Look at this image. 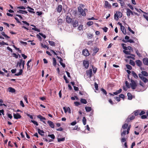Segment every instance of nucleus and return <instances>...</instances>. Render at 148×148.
<instances>
[{
    "mask_svg": "<svg viewBox=\"0 0 148 148\" xmlns=\"http://www.w3.org/2000/svg\"><path fill=\"white\" fill-rule=\"evenodd\" d=\"M77 9L78 12L80 14L84 16L86 15L85 12L87 11L88 10L86 8H84L83 10L81 7H78L77 8Z\"/></svg>",
    "mask_w": 148,
    "mask_h": 148,
    "instance_id": "nucleus-1",
    "label": "nucleus"
},
{
    "mask_svg": "<svg viewBox=\"0 0 148 148\" xmlns=\"http://www.w3.org/2000/svg\"><path fill=\"white\" fill-rule=\"evenodd\" d=\"M22 68L21 69H20L19 70V72L17 73H16L15 74V75L18 76L20 75H22V73L23 72V69H24V65L25 64V61L24 60H23L22 59Z\"/></svg>",
    "mask_w": 148,
    "mask_h": 148,
    "instance_id": "nucleus-2",
    "label": "nucleus"
},
{
    "mask_svg": "<svg viewBox=\"0 0 148 148\" xmlns=\"http://www.w3.org/2000/svg\"><path fill=\"white\" fill-rule=\"evenodd\" d=\"M22 68L21 69H20L19 70V72L17 73H16L15 74V75L18 76L20 75H22V73L23 72V69H24V65L25 64V61L24 60H23L22 59Z\"/></svg>",
    "mask_w": 148,
    "mask_h": 148,
    "instance_id": "nucleus-3",
    "label": "nucleus"
},
{
    "mask_svg": "<svg viewBox=\"0 0 148 148\" xmlns=\"http://www.w3.org/2000/svg\"><path fill=\"white\" fill-rule=\"evenodd\" d=\"M131 83H130V85L132 89L134 90L135 89L137 86L136 83L135 81L132 79H131Z\"/></svg>",
    "mask_w": 148,
    "mask_h": 148,
    "instance_id": "nucleus-4",
    "label": "nucleus"
},
{
    "mask_svg": "<svg viewBox=\"0 0 148 148\" xmlns=\"http://www.w3.org/2000/svg\"><path fill=\"white\" fill-rule=\"evenodd\" d=\"M122 14L120 12H116V14H115L114 15V19L116 20L119 19V18H121L122 17Z\"/></svg>",
    "mask_w": 148,
    "mask_h": 148,
    "instance_id": "nucleus-5",
    "label": "nucleus"
},
{
    "mask_svg": "<svg viewBox=\"0 0 148 148\" xmlns=\"http://www.w3.org/2000/svg\"><path fill=\"white\" fill-rule=\"evenodd\" d=\"M126 14L127 16L129 17L130 16V14L134 15V12L131 11L129 9L127 8L126 9Z\"/></svg>",
    "mask_w": 148,
    "mask_h": 148,
    "instance_id": "nucleus-6",
    "label": "nucleus"
},
{
    "mask_svg": "<svg viewBox=\"0 0 148 148\" xmlns=\"http://www.w3.org/2000/svg\"><path fill=\"white\" fill-rule=\"evenodd\" d=\"M82 54L85 56H88L90 54L88 50L87 49L83 50L82 51Z\"/></svg>",
    "mask_w": 148,
    "mask_h": 148,
    "instance_id": "nucleus-7",
    "label": "nucleus"
},
{
    "mask_svg": "<svg viewBox=\"0 0 148 148\" xmlns=\"http://www.w3.org/2000/svg\"><path fill=\"white\" fill-rule=\"evenodd\" d=\"M135 118V116L133 115H131L129 116L128 118L127 119L126 121L127 122H129L131 120H132Z\"/></svg>",
    "mask_w": 148,
    "mask_h": 148,
    "instance_id": "nucleus-8",
    "label": "nucleus"
},
{
    "mask_svg": "<svg viewBox=\"0 0 148 148\" xmlns=\"http://www.w3.org/2000/svg\"><path fill=\"white\" fill-rule=\"evenodd\" d=\"M83 64L86 68L87 69L88 67L89 64L88 61L84 60L83 62Z\"/></svg>",
    "mask_w": 148,
    "mask_h": 148,
    "instance_id": "nucleus-9",
    "label": "nucleus"
},
{
    "mask_svg": "<svg viewBox=\"0 0 148 148\" xmlns=\"http://www.w3.org/2000/svg\"><path fill=\"white\" fill-rule=\"evenodd\" d=\"M13 116L14 118L16 119H20L21 117V116L18 113H16V114L14 113Z\"/></svg>",
    "mask_w": 148,
    "mask_h": 148,
    "instance_id": "nucleus-10",
    "label": "nucleus"
},
{
    "mask_svg": "<svg viewBox=\"0 0 148 148\" xmlns=\"http://www.w3.org/2000/svg\"><path fill=\"white\" fill-rule=\"evenodd\" d=\"M49 126L52 128H54L55 125L53 123L50 121H48L47 122Z\"/></svg>",
    "mask_w": 148,
    "mask_h": 148,
    "instance_id": "nucleus-11",
    "label": "nucleus"
},
{
    "mask_svg": "<svg viewBox=\"0 0 148 148\" xmlns=\"http://www.w3.org/2000/svg\"><path fill=\"white\" fill-rule=\"evenodd\" d=\"M105 7L106 8H110L111 7V5L107 1H105Z\"/></svg>",
    "mask_w": 148,
    "mask_h": 148,
    "instance_id": "nucleus-12",
    "label": "nucleus"
},
{
    "mask_svg": "<svg viewBox=\"0 0 148 148\" xmlns=\"http://www.w3.org/2000/svg\"><path fill=\"white\" fill-rule=\"evenodd\" d=\"M86 73L88 75H89V77L91 78L92 77V69H90L88 71H86Z\"/></svg>",
    "mask_w": 148,
    "mask_h": 148,
    "instance_id": "nucleus-13",
    "label": "nucleus"
},
{
    "mask_svg": "<svg viewBox=\"0 0 148 148\" xmlns=\"http://www.w3.org/2000/svg\"><path fill=\"white\" fill-rule=\"evenodd\" d=\"M66 21L68 23H71L72 21V19L68 16V15L66 16Z\"/></svg>",
    "mask_w": 148,
    "mask_h": 148,
    "instance_id": "nucleus-14",
    "label": "nucleus"
},
{
    "mask_svg": "<svg viewBox=\"0 0 148 148\" xmlns=\"http://www.w3.org/2000/svg\"><path fill=\"white\" fill-rule=\"evenodd\" d=\"M62 6L61 5H59L57 8V11L59 13L61 12L62 10Z\"/></svg>",
    "mask_w": 148,
    "mask_h": 148,
    "instance_id": "nucleus-15",
    "label": "nucleus"
},
{
    "mask_svg": "<svg viewBox=\"0 0 148 148\" xmlns=\"http://www.w3.org/2000/svg\"><path fill=\"white\" fill-rule=\"evenodd\" d=\"M143 63L145 65H148V58H144L143 59Z\"/></svg>",
    "mask_w": 148,
    "mask_h": 148,
    "instance_id": "nucleus-16",
    "label": "nucleus"
},
{
    "mask_svg": "<svg viewBox=\"0 0 148 148\" xmlns=\"http://www.w3.org/2000/svg\"><path fill=\"white\" fill-rule=\"evenodd\" d=\"M121 29L124 35L126 34V30L124 26H121Z\"/></svg>",
    "mask_w": 148,
    "mask_h": 148,
    "instance_id": "nucleus-17",
    "label": "nucleus"
},
{
    "mask_svg": "<svg viewBox=\"0 0 148 148\" xmlns=\"http://www.w3.org/2000/svg\"><path fill=\"white\" fill-rule=\"evenodd\" d=\"M27 8H28V9H29L30 10H28V11L29 12L31 13H35V12L33 11L34 10V9L30 6H27Z\"/></svg>",
    "mask_w": 148,
    "mask_h": 148,
    "instance_id": "nucleus-18",
    "label": "nucleus"
},
{
    "mask_svg": "<svg viewBox=\"0 0 148 148\" xmlns=\"http://www.w3.org/2000/svg\"><path fill=\"white\" fill-rule=\"evenodd\" d=\"M126 50H124L123 51V52L124 53H125L127 55H130L131 56H133L134 57L135 56L134 54H132L130 53V51H126Z\"/></svg>",
    "mask_w": 148,
    "mask_h": 148,
    "instance_id": "nucleus-19",
    "label": "nucleus"
},
{
    "mask_svg": "<svg viewBox=\"0 0 148 148\" xmlns=\"http://www.w3.org/2000/svg\"><path fill=\"white\" fill-rule=\"evenodd\" d=\"M136 62L137 65L139 66H140L142 63V62L139 60H136Z\"/></svg>",
    "mask_w": 148,
    "mask_h": 148,
    "instance_id": "nucleus-20",
    "label": "nucleus"
},
{
    "mask_svg": "<svg viewBox=\"0 0 148 148\" xmlns=\"http://www.w3.org/2000/svg\"><path fill=\"white\" fill-rule=\"evenodd\" d=\"M78 25V23L77 21L76 20H75L73 22V26L74 27H77Z\"/></svg>",
    "mask_w": 148,
    "mask_h": 148,
    "instance_id": "nucleus-21",
    "label": "nucleus"
},
{
    "mask_svg": "<svg viewBox=\"0 0 148 148\" xmlns=\"http://www.w3.org/2000/svg\"><path fill=\"white\" fill-rule=\"evenodd\" d=\"M22 59H20L19 60V61L18 62H17V66H19V67L20 68H21V65H22Z\"/></svg>",
    "mask_w": 148,
    "mask_h": 148,
    "instance_id": "nucleus-22",
    "label": "nucleus"
},
{
    "mask_svg": "<svg viewBox=\"0 0 148 148\" xmlns=\"http://www.w3.org/2000/svg\"><path fill=\"white\" fill-rule=\"evenodd\" d=\"M63 109L64 110V112L65 113H66L69 110V112L70 113L71 112V110L70 108L69 107H68V108H66V107H64L63 108Z\"/></svg>",
    "mask_w": 148,
    "mask_h": 148,
    "instance_id": "nucleus-23",
    "label": "nucleus"
},
{
    "mask_svg": "<svg viewBox=\"0 0 148 148\" xmlns=\"http://www.w3.org/2000/svg\"><path fill=\"white\" fill-rule=\"evenodd\" d=\"M9 91L12 93L15 92L16 91L12 87H9L8 88Z\"/></svg>",
    "mask_w": 148,
    "mask_h": 148,
    "instance_id": "nucleus-24",
    "label": "nucleus"
},
{
    "mask_svg": "<svg viewBox=\"0 0 148 148\" xmlns=\"http://www.w3.org/2000/svg\"><path fill=\"white\" fill-rule=\"evenodd\" d=\"M37 117L38 118L40 119V121H42V120H46V118L45 117H43L40 115H38L37 116Z\"/></svg>",
    "mask_w": 148,
    "mask_h": 148,
    "instance_id": "nucleus-25",
    "label": "nucleus"
},
{
    "mask_svg": "<svg viewBox=\"0 0 148 148\" xmlns=\"http://www.w3.org/2000/svg\"><path fill=\"white\" fill-rule=\"evenodd\" d=\"M128 99L129 100H131L132 99V95L130 92H128L127 94Z\"/></svg>",
    "mask_w": 148,
    "mask_h": 148,
    "instance_id": "nucleus-26",
    "label": "nucleus"
},
{
    "mask_svg": "<svg viewBox=\"0 0 148 148\" xmlns=\"http://www.w3.org/2000/svg\"><path fill=\"white\" fill-rule=\"evenodd\" d=\"M122 91L121 89H120L119 90H117L116 92L113 93L115 95H117L118 94L120 93Z\"/></svg>",
    "mask_w": 148,
    "mask_h": 148,
    "instance_id": "nucleus-27",
    "label": "nucleus"
},
{
    "mask_svg": "<svg viewBox=\"0 0 148 148\" xmlns=\"http://www.w3.org/2000/svg\"><path fill=\"white\" fill-rule=\"evenodd\" d=\"M80 102L82 103L86 104L87 103V101L86 99L83 98H81L80 99Z\"/></svg>",
    "mask_w": 148,
    "mask_h": 148,
    "instance_id": "nucleus-28",
    "label": "nucleus"
},
{
    "mask_svg": "<svg viewBox=\"0 0 148 148\" xmlns=\"http://www.w3.org/2000/svg\"><path fill=\"white\" fill-rule=\"evenodd\" d=\"M85 109L87 112H89L91 110V108L90 107L86 106L85 107Z\"/></svg>",
    "mask_w": 148,
    "mask_h": 148,
    "instance_id": "nucleus-29",
    "label": "nucleus"
},
{
    "mask_svg": "<svg viewBox=\"0 0 148 148\" xmlns=\"http://www.w3.org/2000/svg\"><path fill=\"white\" fill-rule=\"evenodd\" d=\"M132 74L133 77L137 79L138 78V76L136 74L134 71H132Z\"/></svg>",
    "mask_w": 148,
    "mask_h": 148,
    "instance_id": "nucleus-30",
    "label": "nucleus"
},
{
    "mask_svg": "<svg viewBox=\"0 0 148 148\" xmlns=\"http://www.w3.org/2000/svg\"><path fill=\"white\" fill-rule=\"evenodd\" d=\"M140 110H137L135 111L134 112V114L135 116H136L138 115L139 114H140Z\"/></svg>",
    "mask_w": 148,
    "mask_h": 148,
    "instance_id": "nucleus-31",
    "label": "nucleus"
},
{
    "mask_svg": "<svg viewBox=\"0 0 148 148\" xmlns=\"http://www.w3.org/2000/svg\"><path fill=\"white\" fill-rule=\"evenodd\" d=\"M1 34L2 35H3L5 38H7L8 39H9L10 38V37L9 36H8L7 35L5 34V32H2L1 33Z\"/></svg>",
    "mask_w": 148,
    "mask_h": 148,
    "instance_id": "nucleus-32",
    "label": "nucleus"
},
{
    "mask_svg": "<svg viewBox=\"0 0 148 148\" xmlns=\"http://www.w3.org/2000/svg\"><path fill=\"white\" fill-rule=\"evenodd\" d=\"M53 60V65L55 66L56 65L57 62L56 59L55 58H53L52 59Z\"/></svg>",
    "mask_w": 148,
    "mask_h": 148,
    "instance_id": "nucleus-33",
    "label": "nucleus"
},
{
    "mask_svg": "<svg viewBox=\"0 0 148 148\" xmlns=\"http://www.w3.org/2000/svg\"><path fill=\"white\" fill-rule=\"evenodd\" d=\"M58 25H61L63 22V20L61 18H59L58 20Z\"/></svg>",
    "mask_w": 148,
    "mask_h": 148,
    "instance_id": "nucleus-34",
    "label": "nucleus"
},
{
    "mask_svg": "<svg viewBox=\"0 0 148 148\" xmlns=\"http://www.w3.org/2000/svg\"><path fill=\"white\" fill-rule=\"evenodd\" d=\"M49 44L52 46H55L56 45L55 44V43L53 41H49Z\"/></svg>",
    "mask_w": 148,
    "mask_h": 148,
    "instance_id": "nucleus-35",
    "label": "nucleus"
},
{
    "mask_svg": "<svg viewBox=\"0 0 148 148\" xmlns=\"http://www.w3.org/2000/svg\"><path fill=\"white\" fill-rule=\"evenodd\" d=\"M128 127V124L127 123H125L122 126V128L123 129H125L127 128Z\"/></svg>",
    "mask_w": 148,
    "mask_h": 148,
    "instance_id": "nucleus-36",
    "label": "nucleus"
},
{
    "mask_svg": "<svg viewBox=\"0 0 148 148\" xmlns=\"http://www.w3.org/2000/svg\"><path fill=\"white\" fill-rule=\"evenodd\" d=\"M141 73L143 75L145 76H148V73L145 71H142L141 72Z\"/></svg>",
    "mask_w": 148,
    "mask_h": 148,
    "instance_id": "nucleus-37",
    "label": "nucleus"
},
{
    "mask_svg": "<svg viewBox=\"0 0 148 148\" xmlns=\"http://www.w3.org/2000/svg\"><path fill=\"white\" fill-rule=\"evenodd\" d=\"M32 61V60L30 59L27 62V69H29V68H30V66L29 65V63L30 62Z\"/></svg>",
    "mask_w": 148,
    "mask_h": 148,
    "instance_id": "nucleus-38",
    "label": "nucleus"
},
{
    "mask_svg": "<svg viewBox=\"0 0 148 148\" xmlns=\"http://www.w3.org/2000/svg\"><path fill=\"white\" fill-rule=\"evenodd\" d=\"M38 132L39 134H44V132L43 130H41L39 128L38 129Z\"/></svg>",
    "mask_w": 148,
    "mask_h": 148,
    "instance_id": "nucleus-39",
    "label": "nucleus"
},
{
    "mask_svg": "<svg viewBox=\"0 0 148 148\" xmlns=\"http://www.w3.org/2000/svg\"><path fill=\"white\" fill-rule=\"evenodd\" d=\"M82 122L84 125H86V119L85 117H84L82 119Z\"/></svg>",
    "mask_w": 148,
    "mask_h": 148,
    "instance_id": "nucleus-40",
    "label": "nucleus"
},
{
    "mask_svg": "<svg viewBox=\"0 0 148 148\" xmlns=\"http://www.w3.org/2000/svg\"><path fill=\"white\" fill-rule=\"evenodd\" d=\"M120 1V3L121 4V6L122 8H123L124 7V6L125 5V3L122 0Z\"/></svg>",
    "mask_w": 148,
    "mask_h": 148,
    "instance_id": "nucleus-41",
    "label": "nucleus"
},
{
    "mask_svg": "<svg viewBox=\"0 0 148 148\" xmlns=\"http://www.w3.org/2000/svg\"><path fill=\"white\" fill-rule=\"evenodd\" d=\"M65 140V138L64 137L62 138H58V142H60L61 141H63Z\"/></svg>",
    "mask_w": 148,
    "mask_h": 148,
    "instance_id": "nucleus-42",
    "label": "nucleus"
},
{
    "mask_svg": "<svg viewBox=\"0 0 148 148\" xmlns=\"http://www.w3.org/2000/svg\"><path fill=\"white\" fill-rule=\"evenodd\" d=\"M99 49L96 47H95L93 50V51L95 53H97Z\"/></svg>",
    "mask_w": 148,
    "mask_h": 148,
    "instance_id": "nucleus-43",
    "label": "nucleus"
},
{
    "mask_svg": "<svg viewBox=\"0 0 148 148\" xmlns=\"http://www.w3.org/2000/svg\"><path fill=\"white\" fill-rule=\"evenodd\" d=\"M121 45L123 48L125 50H127V47H126V45L125 44L122 43Z\"/></svg>",
    "mask_w": 148,
    "mask_h": 148,
    "instance_id": "nucleus-44",
    "label": "nucleus"
},
{
    "mask_svg": "<svg viewBox=\"0 0 148 148\" xmlns=\"http://www.w3.org/2000/svg\"><path fill=\"white\" fill-rule=\"evenodd\" d=\"M129 63L133 66H134L135 65V62L132 60H130Z\"/></svg>",
    "mask_w": 148,
    "mask_h": 148,
    "instance_id": "nucleus-45",
    "label": "nucleus"
},
{
    "mask_svg": "<svg viewBox=\"0 0 148 148\" xmlns=\"http://www.w3.org/2000/svg\"><path fill=\"white\" fill-rule=\"evenodd\" d=\"M145 83L147 82H148V80L147 78L145 77H143L141 79Z\"/></svg>",
    "mask_w": 148,
    "mask_h": 148,
    "instance_id": "nucleus-46",
    "label": "nucleus"
},
{
    "mask_svg": "<svg viewBox=\"0 0 148 148\" xmlns=\"http://www.w3.org/2000/svg\"><path fill=\"white\" fill-rule=\"evenodd\" d=\"M126 67L129 70H131L132 69V67L130 65L126 64Z\"/></svg>",
    "mask_w": 148,
    "mask_h": 148,
    "instance_id": "nucleus-47",
    "label": "nucleus"
},
{
    "mask_svg": "<svg viewBox=\"0 0 148 148\" xmlns=\"http://www.w3.org/2000/svg\"><path fill=\"white\" fill-rule=\"evenodd\" d=\"M131 127V125H130L129 126L128 125V127H127V134H128L129 133V131L130 130Z\"/></svg>",
    "mask_w": 148,
    "mask_h": 148,
    "instance_id": "nucleus-48",
    "label": "nucleus"
},
{
    "mask_svg": "<svg viewBox=\"0 0 148 148\" xmlns=\"http://www.w3.org/2000/svg\"><path fill=\"white\" fill-rule=\"evenodd\" d=\"M125 84L126 86L128 88H130V87L129 85V83L127 81H125Z\"/></svg>",
    "mask_w": 148,
    "mask_h": 148,
    "instance_id": "nucleus-49",
    "label": "nucleus"
},
{
    "mask_svg": "<svg viewBox=\"0 0 148 148\" xmlns=\"http://www.w3.org/2000/svg\"><path fill=\"white\" fill-rule=\"evenodd\" d=\"M48 136L50 137L53 139H54L55 138V136L53 134H49L48 135Z\"/></svg>",
    "mask_w": 148,
    "mask_h": 148,
    "instance_id": "nucleus-50",
    "label": "nucleus"
},
{
    "mask_svg": "<svg viewBox=\"0 0 148 148\" xmlns=\"http://www.w3.org/2000/svg\"><path fill=\"white\" fill-rule=\"evenodd\" d=\"M93 24V22L92 21H90L87 23V25L88 26H90Z\"/></svg>",
    "mask_w": 148,
    "mask_h": 148,
    "instance_id": "nucleus-51",
    "label": "nucleus"
},
{
    "mask_svg": "<svg viewBox=\"0 0 148 148\" xmlns=\"http://www.w3.org/2000/svg\"><path fill=\"white\" fill-rule=\"evenodd\" d=\"M126 131L125 130H124L121 133V136H124L125 135Z\"/></svg>",
    "mask_w": 148,
    "mask_h": 148,
    "instance_id": "nucleus-52",
    "label": "nucleus"
},
{
    "mask_svg": "<svg viewBox=\"0 0 148 148\" xmlns=\"http://www.w3.org/2000/svg\"><path fill=\"white\" fill-rule=\"evenodd\" d=\"M31 122L36 126H38V122L32 120H31Z\"/></svg>",
    "mask_w": 148,
    "mask_h": 148,
    "instance_id": "nucleus-53",
    "label": "nucleus"
},
{
    "mask_svg": "<svg viewBox=\"0 0 148 148\" xmlns=\"http://www.w3.org/2000/svg\"><path fill=\"white\" fill-rule=\"evenodd\" d=\"M32 29L33 30H34L36 31H37L38 32H40V30L39 29L36 28V27H34V28H32Z\"/></svg>",
    "mask_w": 148,
    "mask_h": 148,
    "instance_id": "nucleus-54",
    "label": "nucleus"
},
{
    "mask_svg": "<svg viewBox=\"0 0 148 148\" xmlns=\"http://www.w3.org/2000/svg\"><path fill=\"white\" fill-rule=\"evenodd\" d=\"M74 103V104H75V106H78L79 105H80L81 104V103L80 102H78V101L75 102Z\"/></svg>",
    "mask_w": 148,
    "mask_h": 148,
    "instance_id": "nucleus-55",
    "label": "nucleus"
},
{
    "mask_svg": "<svg viewBox=\"0 0 148 148\" xmlns=\"http://www.w3.org/2000/svg\"><path fill=\"white\" fill-rule=\"evenodd\" d=\"M7 115L8 117L10 119H12V116L11 114L8 113L7 114Z\"/></svg>",
    "mask_w": 148,
    "mask_h": 148,
    "instance_id": "nucleus-56",
    "label": "nucleus"
},
{
    "mask_svg": "<svg viewBox=\"0 0 148 148\" xmlns=\"http://www.w3.org/2000/svg\"><path fill=\"white\" fill-rule=\"evenodd\" d=\"M136 53L137 54V55L138 56L140 57L141 56L140 53H139V51L137 49H136Z\"/></svg>",
    "mask_w": 148,
    "mask_h": 148,
    "instance_id": "nucleus-57",
    "label": "nucleus"
},
{
    "mask_svg": "<svg viewBox=\"0 0 148 148\" xmlns=\"http://www.w3.org/2000/svg\"><path fill=\"white\" fill-rule=\"evenodd\" d=\"M128 30L132 34H134L135 33L134 32V31H133L130 27H128Z\"/></svg>",
    "mask_w": 148,
    "mask_h": 148,
    "instance_id": "nucleus-58",
    "label": "nucleus"
},
{
    "mask_svg": "<svg viewBox=\"0 0 148 148\" xmlns=\"http://www.w3.org/2000/svg\"><path fill=\"white\" fill-rule=\"evenodd\" d=\"M95 86L96 90H98V85L96 83V82H95Z\"/></svg>",
    "mask_w": 148,
    "mask_h": 148,
    "instance_id": "nucleus-59",
    "label": "nucleus"
},
{
    "mask_svg": "<svg viewBox=\"0 0 148 148\" xmlns=\"http://www.w3.org/2000/svg\"><path fill=\"white\" fill-rule=\"evenodd\" d=\"M101 90L103 92L105 95H106L107 94V92L103 88H102L101 89Z\"/></svg>",
    "mask_w": 148,
    "mask_h": 148,
    "instance_id": "nucleus-60",
    "label": "nucleus"
},
{
    "mask_svg": "<svg viewBox=\"0 0 148 148\" xmlns=\"http://www.w3.org/2000/svg\"><path fill=\"white\" fill-rule=\"evenodd\" d=\"M102 29L104 31V32H106L107 31L108 29L106 27H105L104 28H102Z\"/></svg>",
    "mask_w": 148,
    "mask_h": 148,
    "instance_id": "nucleus-61",
    "label": "nucleus"
},
{
    "mask_svg": "<svg viewBox=\"0 0 148 148\" xmlns=\"http://www.w3.org/2000/svg\"><path fill=\"white\" fill-rule=\"evenodd\" d=\"M57 58H58V59H60V61H59V62L60 63H61V62H62L63 61V60L61 58V57H60L59 56H57Z\"/></svg>",
    "mask_w": 148,
    "mask_h": 148,
    "instance_id": "nucleus-62",
    "label": "nucleus"
},
{
    "mask_svg": "<svg viewBox=\"0 0 148 148\" xmlns=\"http://www.w3.org/2000/svg\"><path fill=\"white\" fill-rule=\"evenodd\" d=\"M13 56L15 57L16 58H17L18 57V55L15 53H13L12 54Z\"/></svg>",
    "mask_w": 148,
    "mask_h": 148,
    "instance_id": "nucleus-63",
    "label": "nucleus"
},
{
    "mask_svg": "<svg viewBox=\"0 0 148 148\" xmlns=\"http://www.w3.org/2000/svg\"><path fill=\"white\" fill-rule=\"evenodd\" d=\"M39 34L43 38H44L45 39L46 38V36L45 35H44L42 33H39Z\"/></svg>",
    "mask_w": 148,
    "mask_h": 148,
    "instance_id": "nucleus-64",
    "label": "nucleus"
}]
</instances>
